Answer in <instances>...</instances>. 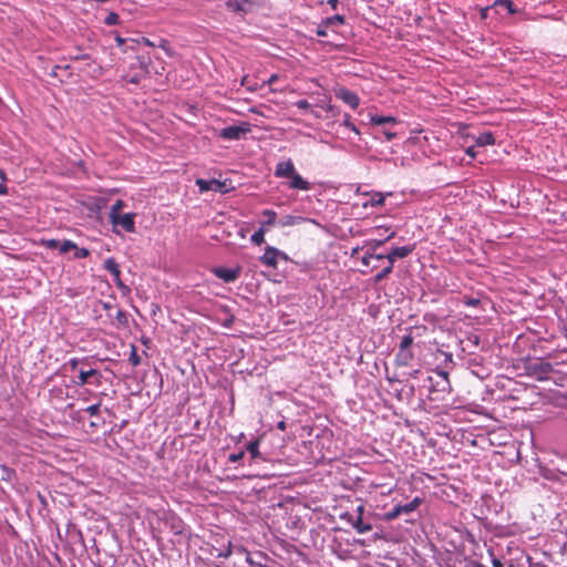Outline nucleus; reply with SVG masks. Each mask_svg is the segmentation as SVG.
Wrapping results in <instances>:
<instances>
[{
  "mask_svg": "<svg viewBox=\"0 0 567 567\" xmlns=\"http://www.w3.org/2000/svg\"><path fill=\"white\" fill-rule=\"evenodd\" d=\"M135 214H120L114 217V219H110L113 226H121L127 233L135 231V223H134Z\"/></svg>",
  "mask_w": 567,
  "mask_h": 567,
  "instance_id": "obj_7",
  "label": "nucleus"
},
{
  "mask_svg": "<svg viewBox=\"0 0 567 567\" xmlns=\"http://www.w3.org/2000/svg\"><path fill=\"white\" fill-rule=\"evenodd\" d=\"M327 3L333 9L337 10L339 0H327Z\"/></svg>",
  "mask_w": 567,
  "mask_h": 567,
  "instance_id": "obj_47",
  "label": "nucleus"
},
{
  "mask_svg": "<svg viewBox=\"0 0 567 567\" xmlns=\"http://www.w3.org/2000/svg\"><path fill=\"white\" fill-rule=\"evenodd\" d=\"M563 331H564L565 337L567 338V323L564 326Z\"/></svg>",
  "mask_w": 567,
  "mask_h": 567,
  "instance_id": "obj_60",
  "label": "nucleus"
},
{
  "mask_svg": "<svg viewBox=\"0 0 567 567\" xmlns=\"http://www.w3.org/2000/svg\"><path fill=\"white\" fill-rule=\"evenodd\" d=\"M251 131V125L248 122H239L238 124L223 127L218 132V136L226 141H239L245 138L246 135Z\"/></svg>",
  "mask_w": 567,
  "mask_h": 567,
  "instance_id": "obj_1",
  "label": "nucleus"
},
{
  "mask_svg": "<svg viewBox=\"0 0 567 567\" xmlns=\"http://www.w3.org/2000/svg\"><path fill=\"white\" fill-rule=\"evenodd\" d=\"M364 512V508L362 505L358 506L357 508V515H351L349 518V522L351 523L352 527L359 533V534H365L372 529V525L370 523H365L363 520L362 514Z\"/></svg>",
  "mask_w": 567,
  "mask_h": 567,
  "instance_id": "obj_6",
  "label": "nucleus"
},
{
  "mask_svg": "<svg viewBox=\"0 0 567 567\" xmlns=\"http://www.w3.org/2000/svg\"><path fill=\"white\" fill-rule=\"evenodd\" d=\"M80 363V359L78 358H72L69 360V362L66 363V365L72 370V371H75L78 369V365Z\"/></svg>",
  "mask_w": 567,
  "mask_h": 567,
  "instance_id": "obj_42",
  "label": "nucleus"
},
{
  "mask_svg": "<svg viewBox=\"0 0 567 567\" xmlns=\"http://www.w3.org/2000/svg\"><path fill=\"white\" fill-rule=\"evenodd\" d=\"M296 106L302 107V106H310L306 100H300L297 102Z\"/></svg>",
  "mask_w": 567,
  "mask_h": 567,
  "instance_id": "obj_52",
  "label": "nucleus"
},
{
  "mask_svg": "<svg viewBox=\"0 0 567 567\" xmlns=\"http://www.w3.org/2000/svg\"><path fill=\"white\" fill-rule=\"evenodd\" d=\"M246 7L247 4H250L251 0H240Z\"/></svg>",
  "mask_w": 567,
  "mask_h": 567,
  "instance_id": "obj_59",
  "label": "nucleus"
},
{
  "mask_svg": "<svg viewBox=\"0 0 567 567\" xmlns=\"http://www.w3.org/2000/svg\"><path fill=\"white\" fill-rule=\"evenodd\" d=\"M73 250H74V258H78V259L86 258L90 254L86 248H79L78 246H76V249H73Z\"/></svg>",
  "mask_w": 567,
  "mask_h": 567,
  "instance_id": "obj_38",
  "label": "nucleus"
},
{
  "mask_svg": "<svg viewBox=\"0 0 567 567\" xmlns=\"http://www.w3.org/2000/svg\"><path fill=\"white\" fill-rule=\"evenodd\" d=\"M413 343V337L411 334H406L401 339L399 349H410Z\"/></svg>",
  "mask_w": 567,
  "mask_h": 567,
  "instance_id": "obj_36",
  "label": "nucleus"
},
{
  "mask_svg": "<svg viewBox=\"0 0 567 567\" xmlns=\"http://www.w3.org/2000/svg\"><path fill=\"white\" fill-rule=\"evenodd\" d=\"M526 369L528 374L537 380H546L554 371L553 364L542 359L529 361Z\"/></svg>",
  "mask_w": 567,
  "mask_h": 567,
  "instance_id": "obj_3",
  "label": "nucleus"
},
{
  "mask_svg": "<svg viewBox=\"0 0 567 567\" xmlns=\"http://www.w3.org/2000/svg\"><path fill=\"white\" fill-rule=\"evenodd\" d=\"M360 249H361L360 247L353 248L352 252H351V256H355L359 252Z\"/></svg>",
  "mask_w": 567,
  "mask_h": 567,
  "instance_id": "obj_54",
  "label": "nucleus"
},
{
  "mask_svg": "<svg viewBox=\"0 0 567 567\" xmlns=\"http://www.w3.org/2000/svg\"><path fill=\"white\" fill-rule=\"evenodd\" d=\"M171 530L174 535H182L184 532V524L181 519L172 518L169 522Z\"/></svg>",
  "mask_w": 567,
  "mask_h": 567,
  "instance_id": "obj_29",
  "label": "nucleus"
},
{
  "mask_svg": "<svg viewBox=\"0 0 567 567\" xmlns=\"http://www.w3.org/2000/svg\"><path fill=\"white\" fill-rule=\"evenodd\" d=\"M142 41L146 44V45H153L152 42L150 40H147L146 38H142Z\"/></svg>",
  "mask_w": 567,
  "mask_h": 567,
  "instance_id": "obj_55",
  "label": "nucleus"
},
{
  "mask_svg": "<svg viewBox=\"0 0 567 567\" xmlns=\"http://www.w3.org/2000/svg\"><path fill=\"white\" fill-rule=\"evenodd\" d=\"M240 267L236 268H226V267H216L213 269V274L224 280L225 282H234L240 275Z\"/></svg>",
  "mask_w": 567,
  "mask_h": 567,
  "instance_id": "obj_8",
  "label": "nucleus"
},
{
  "mask_svg": "<svg viewBox=\"0 0 567 567\" xmlns=\"http://www.w3.org/2000/svg\"><path fill=\"white\" fill-rule=\"evenodd\" d=\"M413 357L414 355L411 349H399L398 353L395 354V361L399 365L406 367L410 364Z\"/></svg>",
  "mask_w": 567,
  "mask_h": 567,
  "instance_id": "obj_15",
  "label": "nucleus"
},
{
  "mask_svg": "<svg viewBox=\"0 0 567 567\" xmlns=\"http://www.w3.org/2000/svg\"><path fill=\"white\" fill-rule=\"evenodd\" d=\"M41 246H43L47 249H58L60 246V240L58 239H42Z\"/></svg>",
  "mask_w": 567,
  "mask_h": 567,
  "instance_id": "obj_34",
  "label": "nucleus"
},
{
  "mask_svg": "<svg viewBox=\"0 0 567 567\" xmlns=\"http://www.w3.org/2000/svg\"><path fill=\"white\" fill-rule=\"evenodd\" d=\"M417 373H419V370H415V371L412 373V375H413V377H416V375H417Z\"/></svg>",
  "mask_w": 567,
  "mask_h": 567,
  "instance_id": "obj_61",
  "label": "nucleus"
},
{
  "mask_svg": "<svg viewBox=\"0 0 567 567\" xmlns=\"http://www.w3.org/2000/svg\"><path fill=\"white\" fill-rule=\"evenodd\" d=\"M492 564H493V567H504L502 561L497 558H493Z\"/></svg>",
  "mask_w": 567,
  "mask_h": 567,
  "instance_id": "obj_50",
  "label": "nucleus"
},
{
  "mask_svg": "<svg viewBox=\"0 0 567 567\" xmlns=\"http://www.w3.org/2000/svg\"><path fill=\"white\" fill-rule=\"evenodd\" d=\"M195 183L200 193L215 192V193L225 194L229 190L226 182H220L215 178H212V179L198 178V179H196Z\"/></svg>",
  "mask_w": 567,
  "mask_h": 567,
  "instance_id": "obj_4",
  "label": "nucleus"
},
{
  "mask_svg": "<svg viewBox=\"0 0 567 567\" xmlns=\"http://www.w3.org/2000/svg\"><path fill=\"white\" fill-rule=\"evenodd\" d=\"M334 95L339 101L349 106L359 105V97L357 96V94L346 87H336Z\"/></svg>",
  "mask_w": 567,
  "mask_h": 567,
  "instance_id": "obj_10",
  "label": "nucleus"
},
{
  "mask_svg": "<svg viewBox=\"0 0 567 567\" xmlns=\"http://www.w3.org/2000/svg\"><path fill=\"white\" fill-rule=\"evenodd\" d=\"M58 249L60 254H66L73 249H76V244L73 243L72 240L64 239L63 241H60V246Z\"/></svg>",
  "mask_w": 567,
  "mask_h": 567,
  "instance_id": "obj_30",
  "label": "nucleus"
},
{
  "mask_svg": "<svg viewBox=\"0 0 567 567\" xmlns=\"http://www.w3.org/2000/svg\"><path fill=\"white\" fill-rule=\"evenodd\" d=\"M250 110H251V111H254V112H256V113H258V112H257V109H255V107H251Z\"/></svg>",
  "mask_w": 567,
  "mask_h": 567,
  "instance_id": "obj_62",
  "label": "nucleus"
},
{
  "mask_svg": "<svg viewBox=\"0 0 567 567\" xmlns=\"http://www.w3.org/2000/svg\"><path fill=\"white\" fill-rule=\"evenodd\" d=\"M277 80V75H271L268 82L271 84Z\"/></svg>",
  "mask_w": 567,
  "mask_h": 567,
  "instance_id": "obj_56",
  "label": "nucleus"
},
{
  "mask_svg": "<svg viewBox=\"0 0 567 567\" xmlns=\"http://www.w3.org/2000/svg\"><path fill=\"white\" fill-rule=\"evenodd\" d=\"M475 143L477 146H488L495 143V137L491 132H483L476 138Z\"/></svg>",
  "mask_w": 567,
  "mask_h": 567,
  "instance_id": "obj_17",
  "label": "nucleus"
},
{
  "mask_svg": "<svg viewBox=\"0 0 567 567\" xmlns=\"http://www.w3.org/2000/svg\"><path fill=\"white\" fill-rule=\"evenodd\" d=\"M101 403L92 404L85 409V412H87L91 416H95L99 414Z\"/></svg>",
  "mask_w": 567,
  "mask_h": 567,
  "instance_id": "obj_40",
  "label": "nucleus"
},
{
  "mask_svg": "<svg viewBox=\"0 0 567 567\" xmlns=\"http://www.w3.org/2000/svg\"><path fill=\"white\" fill-rule=\"evenodd\" d=\"M420 504H421V499L419 497H415L413 501H411L404 505H399V506H400L402 514H409V513L414 512L419 507Z\"/></svg>",
  "mask_w": 567,
  "mask_h": 567,
  "instance_id": "obj_25",
  "label": "nucleus"
},
{
  "mask_svg": "<svg viewBox=\"0 0 567 567\" xmlns=\"http://www.w3.org/2000/svg\"><path fill=\"white\" fill-rule=\"evenodd\" d=\"M370 124L380 127V132L385 136L386 141H391L396 134L392 131V126L396 124V120L390 115L369 114Z\"/></svg>",
  "mask_w": 567,
  "mask_h": 567,
  "instance_id": "obj_2",
  "label": "nucleus"
},
{
  "mask_svg": "<svg viewBox=\"0 0 567 567\" xmlns=\"http://www.w3.org/2000/svg\"><path fill=\"white\" fill-rule=\"evenodd\" d=\"M116 44L118 48L123 49V51H127L128 49L133 50L134 45L138 43L137 40L134 39H123L120 35L115 38Z\"/></svg>",
  "mask_w": 567,
  "mask_h": 567,
  "instance_id": "obj_22",
  "label": "nucleus"
},
{
  "mask_svg": "<svg viewBox=\"0 0 567 567\" xmlns=\"http://www.w3.org/2000/svg\"><path fill=\"white\" fill-rule=\"evenodd\" d=\"M118 21H120V17H118V14H117V13H115V12H110V13L106 16V18L104 19V23H105L106 25H115V24H117V23H118Z\"/></svg>",
  "mask_w": 567,
  "mask_h": 567,
  "instance_id": "obj_35",
  "label": "nucleus"
},
{
  "mask_svg": "<svg viewBox=\"0 0 567 567\" xmlns=\"http://www.w3.org/2000/svg\"><path fill=\"white\" fill-rule=\"evenodd\" d=\"M289 188L299 189V190H309L311 189V184L306 181L299 173H295L290 177V182L288 184Z\"/></svg>",
  "mask_w": 567,
  "mask_h": 567,
  "instance_id": "obj_14",
  "label": "nucleus"
},
{
  "mask_svg": "<svg viewBox=\"0 0 567 567\" xmlns=\"http://www.w3.org/2000/svg\"><path fill=\"white\" fill-rule=\"evenodd\" d=\"M373 259H383V254H373V251H370V249L365 250V254L361 258V264L365 267H370L371 269H375L377 265H371V261Z\"/></svg>",
  "mask_w": 567,
  "mask_h": 567,
  "instance_id": "obj_16",
  "label": "nucleus"
},
{
  "mask_svg": "<svg viewBox=\"0 0 567 567\" xmlns=\"http://www.w3.org/2000/svg\"><path fill=\"white\" fill-rule=\"evenodd\" d=\"M394 265L390 261H386V266L381 269L373 278L374 282H381L384 280L392 271H393Z\"/></svg>",
  "mask_w": 567,
  "mask_h": 567,
  "instance_id": "obj_21",
  "label": "nucleus"
},
{
  "mask_svg": "<svg viewBox=\"0 0 567 567\" xmlns=\"http://www.w3.org/2000/svg\"><path fill=\"white\" fill-rule=\"evenodd\" d=\"M494 7L499 8V9H505L511 14L517 12L514 3L511 0H497V1H495Z\"/></svg>",
  "mask_w": 567,
  "mask_h": 567,
  "instance_id": "obj_24",
  "label": "nucleus"
},
{
  "mask_svg": "<svg viewBox=\"0 0 567 567\" xmlns=\"http://www.w3.org/2000/svg\"><path fill=\"white\" fill-rule=\"evenodd\" d=\"M295 173H296V168H295L293 163L290 159L285 161V162H279L276 165V169H275V176L276 177H279V178L288 177V178H290Z\"/></svg>",
  "mask_w": 567,
  "mask_h": 567,
  "instance_id": "obj_13",
  "label": "nucleus"
},
{
  "mask_svg": "<svg viewBox=\"0 0 567 567\" xmlns=\"http://www.w3.org/2000/svg\"><path fill=\"white\" fill-rule=\"evenodd\" d=\"M262 215L266 217V219L261 223V227L272 226L276 224V220H277L276 212H274L271 209H265L262 212Z\"/></svg>",
  "mask_w": 567,
  "mask_h": 567,
  "instance_id": "obj_26",
  "label": "nucleus"
},
{
  "mask_svg": "<svg viewBox=\"0 0 567 567\" xmlns=\"http://www.w3.org/2000/svg\"><path fill=\"white\" fill-rule=\"evenodd\" d=\"M104 268L113 276L114 282L120 289H127V287L121 281V271L117 262L113 258H107L104 261Z\"/></svg>",
  "mask_w": 567,
  "mask_h": 567,
  "instance_id": "obj_12",
  "label": "nucleus"
},
{
  "mask_svg": "<svg viewBox=\"0 0 567 567\" xmlns=\"http://www.w3.org/2000/svg\"><path fill=\"white\" fill-rule=\"evenodd\" d=\"M125 207V203L122 199H117L111 207L109 217L114 219L115 216L121 214V210Z\"/></svg>",
  "mask_w": 567,
  "mask_h": 567,
  "instance_id": "obj_28",
  "label": "nucleus"
},
{
  "mask_svg": "<svg viewBox=\"0 0 567 567\" xmlns=\"http://www.w3.org/2000/svg\"><path fill=\"white\" fill-rule=\"evenodd\" d=\"M414 250L413 245H406L401 247L392 248L388 254L383 255V259L390 261L394 265L396 259H402L408 257Z\"/></svg>",
  "mask_w": 567,
  "mask_h": 567,
  "instance_id": "obj_9",
  "label": "nucleus"
},
{
  "mask_svg": "<svg viewBox=\"0 0 567 567\" xmlns=\"http://www.w3.org/2000/svg\"><path fill=\"white\" fill-rule=\"evenodd\" d=\"M279 258H281L284 260H288V256L286 255V252L281 251V250H280Z\"/></svg>",
  "mask_w": 567,
  "mask_h": 567,
  "instance_id": "obj_53",
  "label": "nucleus"
},
{
  "mask_svg": "<svg viewBox=\"0 0 567 567\" xmlns=\"http://www.w3.org/2000/svg\"><path fill=\"white\" fill-rule=\"evenodd\" d=\"M465 153H466L468 156H471V157H475V151H474V147H473V146L468 147V148L465 151Z\"/></svg>",
  "mask_w": 567,
  "mask_h": 567,
  "instance_id": "obj_51",
  "label": "nucleus"
},
{
  "mask_svg": "<svg viewBox=\"0 0 567 567\" xmlns=\"http://www.w3.org/2000/svg\"><path fill=\"white\" fill-rule=\"evenodd\" d=\"M251 243L255 245H261L265 241V228L260 227L256 230L250 238Z\"/></svg>",
  "mask_w": 567,
  "mask_h": 567,
  "instance_id": "obj_31",
  "label": "nucleus"
},
{
  "mask_svg": "<svg viewBox=\"0 0 567 567\" xmlns=\"http://www.w3.org/2000/svg\"><path fill=\"white\" fill-rule=\"evenodd\" d=\"M244 455H245V452H244V451H240V452H238V453H231V454H229V456H228V461H229L230 463H237V462H239V461H241V460H243Z\"/></svg>",
  "mask_w": 567,
  "mask_h": 567,
  "instance_id": "obj_39",
  "label": "nucleus"
},
{
  "mask_svg": "<svg viewBox=\"0 0 567 567\" xmlns=\"http://www.w3.org/2000/svg\"><path fill=\"white\" fill-rule=\"evenodd\" d=\"M247 451L248 453L250 454L251 458L255 460V458H258L260 456V452H259V440H255V441H250L248 444H247Z\"/></svg>",
  "mask_w": 567,
  "mask_h": 567,
  "instance_id": "obj_27",
  "label": "nucleus"
},
{
  "mask_svg": "<svg viewBox=\"0 0 567 567\" xmlns=\"http://www.w3.org/2000/svg\"><path fill=\"white\" fill-rule=\"evenodd\" d=\"M8 194V187L0 183V195H7Z\"/></svg>",
  "mask_w": 567,
  "mask_h": 567,
  "instance_id": "obj_49",
  "label": "nucleus"
},
{
  "mask_svg": "<svg viewBox=\"0 0 567 567\" xmlns=\"http://www.w3.org/2000/svg\"><path fill=\"white\" fill-rule=\"evenodd\" d=\"M102 374L95 369L84 370L81 369L76 380H73L75 385L82 386L85 384H93L99 386L101 384Z\"/></svg>",
  "mask_w": 567,
  "mask_h": 567,
  "instance_id": "obj_5",
  "label": "nucleus"
},
{
  "mask_svg": "<svg viewBox=\"0 0 567 567\" xmlns=\"http://www.w3.org/2000/svg\"><path fill=\"white\" fill-rule=\"evenodd\" d=\"M394 236V233L392 231L385 239H371L367 241L365 248L370 249V251H373V254H378L377 250L379 247H381L384 241L391 239Z\"/></svg>",
  "mask_w": 567,
  "mask_h": 567,
  "instance_id": "obj_20",
  "label": "nucleus"
},
{
  "mask_svg": "<svg viewBox=\"0 0 567 567\" xmlns=\"http://www.w3.org/2000/svg\"><path fill=\"white\" fill-rule=\"evenodd\" d=\"M115 318L120 324H126L127 323V315L124 310L118 309L116 311Z\"/></svg>",
  "mask_w": 567,
  "mask_h": 567,
  "instance_id": "obj_37",
  "label": "nucleus"
},
{
  "mask_svg": "<svg viewBox=\"0 0 567 567\" xmlns=\"http://www.w3.org/2000/svg\"><path fill=\"white\" fill-rule=\"evenodd\" d=\"M327 27L328 25H326L324 22L321 25H319L317 29V35L327 37Z\"/></svg>",
  "mask_w": 567,
  "mask_h": 567,
  "instance_id": "obj_43",
  "label": "nucleus"
},
{
  "mask_svg": "<svg viewBox=\"0 0 567 567\" xmlns=\"http://www.w3.org/2000/svg\"><path fill=\"white\" fill-rule=\"evenodd\" d=\"M303 220H305V218L301 216L287 215L279 220V225L281 227L295 226V225H299Z\"/></svg>",
  "mask_w": 567,
  "mask_h": 567,
  "instance_id": "obj_18",
  "label": "nucleus"
},
{
  "mask_svg": "<svg viewBox=\"0 0 567 567\" xmlns=\"http://www.w3.org/2000/svg\"><path fill=\"white\" fill-rule=\"evenodd\" d=\"M128 361L131 362V364L133 367H137L141 364V357L138 355L135 346H132V348H131Z\"/></svg>",
  "mask_w": 567,
  "mask_h": 567,
  "instance_id": "obj_32",
  "label": "nucleus"
},
{
  "mask_svg": "<svg viewBox=\"0 0 567 567\" xmlns=\"http://www.w3.org/2000/svg\"><path fill=\"white\" fill-rule=\"evenodd\" d=\"M0 178L2 181H6V173L3 171H0Z\"/></svg>",
  "mask_w": 567,
  "mask_h": 567,
  "instance_id": "obj_58",
  "label": "nucleus"
},
{
  "mask_svg": "<svg viewBox=\"0 0 567 567\" xmlns=\"http://www.w3.org/2000/svg\"><path fill=\"white\" fill-rule=\"evenodd\" d=\"M72 60H90V55L86 53H78L76 55L72 56Z\"/></svg>",
  "mask_w": 567,
  "mask_h": 567,
  "instance_id": "obj_46",
  "label": "nucleus"
},
{
  "mask_svg": "<svg viewBox=\"0 0 567 567\" xmlns=\"http://www.w3.org/2000/svg\"><path fill=\"white\" fill-rule=\"evenodd\" d=\"M464 302L468 307H476L480 303V300L475 299V298H467V299H465Z\"/></svg>",
  "mask_w": 567,
  "mask_h": 567,
  "instance_id": "obj_45",
  "label": "nucleus"
},
{
  "mask_svg": "<svg viewBox=\"0 0 567 567\" xmlns=\"http://www.w3.org/2000/svg\"><path fill=\"white\" fill-rule=\"evenodd\" d=\"M439 375L442 378V390L444 391L446 389L447 383V373L445 371H440Z\"/></svg>",
  "mask_w": 567,
  "mask_h": 567,
  "instance_id": "obj_44",
  "label": "nucleus"
},
{
  "mask_svg": "<svg viewBox=\"0 0 567 567\" xmlns=\"http://www.w3.org/2000/svg\"><path fill=\"white\" fill-rule=\"evenodd\" d=\"M226 7L238 13H246L248 11L247 7L240 0H227Z\"/></svg>",
  "mask_w": 567,
  "mask_h": 567,
  "instance_id": "obj_19",
  "label": "nucleus"
},
{
  "mask_svg": "<svg viewBox=\"0 0 567 567\" xmlns=\"http://www.w3.org/2000/svg\"><path fill=\"white\" fill-rule=\"evenodd\" d=\"M280 250L272 246L265 248L264 255L259 258L260 262L265 266L276 268L279 259Z\"/></svg>",
  "mask_w": 567,
  "mask_h": 567,
  "instance_id": "obj_11",
  "label": "nucleus"
},
{
  "mask_svg": "<svg viewBox=\"0 0 567 567\" xmlns=\"http://www.w3.org/2000/svg\"><path fill=\"white\" fill-rule=\"evenodd\" d=\"M343 22H344V17L341 14H336V16L329 17L324 20L326 25L342 24Z\"/></svg>",
  "mask_w": 567,
  "mask_h": 567,
  "instance_id": "obj_33",
  "label": "nucleus"
},
{
  "mask_svg": "<svg viewBox=\"0 0 567 567\" xmlns=\"http://www.w3.org/2000/svg\"><path fill=\"white\" fill-rule=\"evenodd\" d=\"M386 195L388 194H383V193H374L371 196V199L364 204V207H367L368 205H370L372 207L382 206L384 204Z\"/></svg>",
  "mask_w": 567,
  "mask_h": 567,
  "instance_id": "obj_23",
  "label": "nucleus"
},
{
  "mask_svg": "<svg viewBox=\"0 0 567 567\" xmlns=\"http://www.w3.org/2000/svg\"><path fill=\"white\" fill-rule=\"evenodd\" d=\"M278 427H279L280 430H285V427H286L285 422H284V421L279 422V423H278Z\"/></svg>",
  "mask_w": 567,
  "mask_h": 567,
  "instance_id": "obj_57",
  "label": "nucleus"
},
{
  "mask_svg": "<svg viewBox=\"0 0 567 567\" xmlns=\"http://www.w3.org/2000/svg\"><path fill=\"white\" fill-rule=\"evenodd\" d=\"M402 514L401 509H400V506L396 505L389 514H388V518L390 519H393V518H396L399 517L400 515Z\"/></svg>",
  "mask_w": 567,
  "mask_h": 567,
  "instance_id": "obj_41",
  "label": "nucleus"
},
{
  "mask_svg": "<svg viewBox=\"0 0 567 567\" xmlns=\"http://www.w3.org/2000/svg\"><path fill=\"white\" fill-rule=\"evenodd\" d=\"M230 555H231V550H230V548H228L226 551L219 553L218 557L228 558Z\"/></svg>",
  "mask_w": 567,
  "mask_h": 567,
  "instance_id": "obj_48",
  "label": "nucleus"
}]
</instances>
